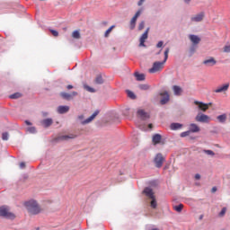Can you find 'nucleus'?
Wrapping results in <instances>:
<instances>
[{
    "mask_svg": "<svg viewBox=\"0 0 230 230\" xmlns=\"http://www.w3.org/2000/svg\"><path fill=\"white\" fill-rule=\"evenodd\" d=\"M226 211H227V208H223L222 210L219 213V217H224L226 215Z\"/></svg>",
    "mask_w": 230,
    "mask_h": 230,
    "instance_id": "4c0bfd02",
    "label": "nucleus"
},
{
    "mask_svg": "<svg viewBox=\"0 0 230 230\" xmlns=\"http://www.w3.org/2000/svg\"><path fill=\"white\" fill-rule=\"evenodd\" d=\"M194 105L198 106L199 111H202V112H206V111H208V109H209L211 102L204 103L202 102L194 101Z\"/></svg>",
    "mask_w": 230,
    "mask_h": 230,
    "instance_id": "423d86ee",
    "label": "nucleus"
},
{
    "mask_svg": "<svg viewBox=\"0 0 230 230\" xmlns=\"http://www.w3.org/2000/svg\"><path fill=\"white\" fill-rule=\"evenodd\" d=\"M99 114L100 111L96 110L88 119L82 121V125H87V123H91V121H93V119H94V118H96V116H98Z\"/></svg>",
    "mask_w": 230,
    "mask_h": 230,
    "instance_id": "4468645a",
    "label": "nucleus"
},
{
    "mask_svg": "<svg viewBox=\"0 0 230 230\" xmlns=\"http://www.w3.org/2000/svg\"><path fill=\"white\" fill-rule=\"evenodd\" d=\"M143 3H145V1H144V0H140V1L137 3L138 6H142V5H143Z\"/></svg>",
    "mask_w": 230,
    "mask_h": 230,
    "instance_id": "49530a36",
    "label": "nucleus"
},
{
    "mask_svg": "<svg viewBox=\"0 0 230 230\" xmlns=\"http://www.w3.org/2000/svg\"><path fill=\"white\" fill-rule=\"evenodd\" d=\"M189 131L192 134H197L199 132H200V127H199V125H197L196 123H191L189 125Z\"/></svg>",
    "mask_w": 230,
    "mask_h": 230,
    "instance_id": "ddd939ff",
    "label": "nucleus"
},
{
    "mask_svg": "<svg viewBox=\"0 0 230 230\" xmlns=\"http://www.w3.org/2000/svg\"><path fill=\"white\" fill-rule=\"evenodd\" d=\"M215 191H217V187L212 188V193H215Z\"/></svg>",
    "mask_w": 230,
    "mask_h": 230,
    "instance_id": "3c124183",
    "label": "nucleus"
},
{
    "mask_svg": "<svg viewBox=\"0 0 230 230\" xmlns=\"http://www.w3.org/2000/svg\"><path fill=\"white\" fill-rule=\"evenodd\" d=\"M204 13H200L199 14H196L195 16H192L190 18V21L192 22H201V21H204Z\"/></svg>",
    "mask_w": 230,
    "mask_h": 230,
    "instance_id": "2eb2a0df",
    "label": "nucleus"
},
{
    "mask_svg": "<svg viewBox=\"0 0 230 230\" xmlns=\"http://www.w3.org/2000/svg\"><path fill=\"white\" fill-rule=\"evenodd\" d=\"M191 134V132L190 130L185 131V132H181V137H188V136H190Z\"/></svg>",
    "mask_w": 230,
    "mask_h": 230,
    "instance_id": "f704fd0d",
    "label": "nucleus"
},
{
    "mask_svg": "<svg viewBox=\"0 0 230 230\" xmlns=\"http://www.w3.org/2000/svg\"><path fill=\"white\" fill-rule=\"evenodd\" d=\"M195 120L198 121V123H209L211 118L204 113H198L195 117Z\"/></svg>",
    "mask_w": 230,
    "mask_h": 230,
    "instance_id": "39448f33",
    "label": "nucleus"
},
{
    "mask_svg": "<svg viewBox=\"0 0 230 230\" xmlns=\"http://www.w3.org/2000/svg\"><path fill=\"white\" fill-rule=\"evenodd\" d=\"M2 139L4 141H8V133H3Z\"/></svg>",
    "mask_w": 230,
    "mask_h": 230,
    "instance_id": "58836bf2",
    "label": "nucleus"
},
{
    "mask_svg": "<svg viewBox=\"0 0 230 230\" xmlns=\"http://www.w3.org/2000/svg\"><path fill=\"white\" fill-rule=\"evenodd\" d=\"M151 230H159L158 228H153V229H151Z\"/></svg>",
    "mask_w": 230,
    "mask_h": 230,
    "instance_id": "4d7b16f0",
    "label": "nucleus"
},
{
    "mask_svg": "<svg viewBox=\"0 0 230 230\" xmlns=\"http://www.w3.org/2000/svg\"><path fill=\"white\" fill-rule=\"evenodd\" d=\"M41 125L45 128H48V127H51V125H53V119H45L41 120Z\"/></svg>",
    "mask_w": 230,
    "mask_h": 230,
    "instance_id": "f3484780",
    "label": "nucleus"
},
{
    "mask_svg": "<svg viewBox=\"0 0 230 230\" xmlns=\"http://www.w3.org/2000/svg\"><path fill=\"white\" fill-rule=\"evenodd\" d=\"M152 127H153L152 124H149V125H148V128H152Z\"/></svg>",
    "mask_w": 230,
    "mask_h": 230,
    "instance_id": "6e6d98bb",
    "label": "nucleus"
},
{
    "mask_svg": "<svg viewBox=\"0 0 230 230\" xmlns=\"http://www.w3.org/2000/svg\"><path fill=\"white\" fill-rule=\"evenodd\" d=\"M77 95H78V93H76V92H73V93H71L72 98H73L74 96H77Z\"/></svg>",
    "mask_w": 230,
    "mask_h": 230,
    "instance_id": "de8ad7c7",
    "label": "nucleus"
},
{
    "mask_svg": "<svg viewBox=\"0 0 230 230\" xmlns=\"http://www.w3.org/2000/svg\"><path fill=\"white\" fill-rule=\"evenodd\" d=\"M229 86H230V84L226 83L222 85L217 86V89L214 90V93H226V92L229 91Z\"/></svg>",
    "mask_w": 230,
    "mask_h": 230,
    "instance_id": "1a4fd4ad",
    "label": "nucleus"
},
{
    "mask_svg": "<svg viewBox=\"0 0 230 230\" xmlns=\"http://www.w3.org/2000/svg\"><path fill=\"white\" fill-rule=\"evenodd\" d=\"M72 37H73V39H80V31H75L72 33Z\"/></svg>",
    "mask_w": 230,
    "mask_h": 230,
    "instance_id": "72a5a7b5",
    "label": "nucleus"
},
{
    "mask_svg": "<svg viewBox=\"0 0 230 230\" xmlns=\"http://www.w3.org/2000/svg\"><path fill=\"white\" fill-rule=\"evenodd\" d=\"M76 137V135L75 134H70V135H64L59 137V139L61 141H68V139H75Z\"/></svg>",
    "mask_w": 230,
    "mask_h": 230,
    "instance_id": "6ab92c4d",
    "label": "nucleus"
},
{
    "mask_svg": "<svg viewBox=\"0 0 230 230\" xmlns=\"http://www.w3.org/2000/svg\"><path fill=\"white\" fill-rule=\"evenodd\" d=\"M95 84H103V77H102V75H98V76L95 78Z\"/></svg>",
    "mask_w": 230,
    "mask_h": 230,
    "instance_id": "7c9ffc66",
    "label": "nucleus"
},
{
    "mask_svg": "<svg viewBox=\"0 0 230 230\" xmlns=\"http://www.w3.org/2000/svg\"><path fill=\"white\" fill-rule=\"evenodd\" d=\"M190 40L192 42V44H199L200 42V38L197 35L190 34L189 36Z\"/></svg>",
    "mask_w": 230,
    "mask_h": 230,
    "instance_id": "aec40b11",
    "label": "nucleus"
},
{
    "mask_svg": "<svg viewBox=\"0 0 230 230\" xmlns=\"http://www.w3.org/2000/svg\"><path fill=\"white\" fill-rule=\"evenodd\" d=\"M127 94L131 100H136V94L132 91L127 90Z\"/></svg>",
    "mask_w": 230,
    "mask_h": 230,
    "instance_id": "c756f323",
    "label": "nucleus"
},
{
    "mask_svg": "<svg viewBox=\"0 0 230 230\" xmlns=\"http://www.w3.org/2000/svg\"><path fill=\"white\" fill-rule=\"evenodd\" d=\"M161 139H163V137H161L160 134H155L152 139L153 145H159V143H161Z\"/></svg>",
    "mask_w": 230,
    "mask_h": 230,
    "instance_id": "412c9836",
    "label": "nucleus"
},
{
    "mask_svg": "<svg viewBox=\"0 0 230 230\" xmlns=\"http://www.w3.org/2000/svg\"><path fill=\"white\" fill-rule=\"evenodd\" d=\"M148 31H150V28H147L146 30V31L140 37V40H139V41H140L139 46L140 47H145V42L146 41V39H148Z\"/></svg>",
    "mask_w": 230,
    "mask_h": 230,
    "instance_id": "9b49d317",
    "label": "nucleus"
},
{
    "mask_svg": "<svg viewBox=\"0 0 230 230\" xmlns=\"http://www.w3.org/2000/svg\"><path fill=\"white\" fill-rule=\"evenodd\" d=\"M84 89H85L86 91H88V93H94V92H95L94 89L92 88V87L89 86V85H84Z\"/></svg>",
    "mask_w": 230,
    "mask_h": 230,
    "instance_id": "c9c22d12",
    "label": "nucleus"
},
{
    "mask_svg": "<svg viewBox=\"0 0 230 230\" xmlns=\"http://www.w3.org/2000/svg\"><path fill=\"white\" fill-rule=\"evenodd\" d=\"M168 53H170V49H166L164 51V59L163 61H156L153 64V67L149 69V73H157L158 71H162L164 67V64H166V60H168Z\"/></svg>",
    "mask_w": 230,
    "mask_h": 230,
    "instance_id": "f03ea898",
    "label": "nucleus"
},
{
    "mask_svg": "<svg viewBox=\"0 0 230 230\" xmlns=\"http://www.w3.org/2000/svg\"><path fill=\"white\" fill-rule=\"evenodd\" d=\"M139 89H141V91H148V89H150V86L148 84H139Z\"/></svg>",
    "mask_w": 230,
    "mask_h": 230,
    "instance_id": "473e14b6",
    "label": "nucleus"
},
{
    "mask_svg": "<svg viewBox=\"0 0 230 230\" xmlns=\"http://www.w3.org/2000/svg\"><path fill=\"white\" fill-rule=\"evenodd\" d=\"M204 152L208 155H215V152H213L212 150H205Z\"/></svg>",
    "mask_w": 230,
    "mask_h": 230,
    "instance_id": "79ce46f5",
    "label": "nucleus"
},
{
    "mask_svg": "<svg viewBox=\"0 0 230 230\" xmlns=\"http://www.w3.org/2000/svg\"><path fill=\"white\" fill-rule=\"evenodd\" d=\"M78 119H84V115H79Z\"/></svg>",
    "mask_w": 230,
    "mask_h": 230,
    "instance_id": "603ef678",
    "label": "nucleus"
},
{
    "mask_svg": "<svg viewBox=\"0 0 230 230\" xmlns=\"http://www.w3.org/2000/svg\"><path fill=\"white\" fill-rule=\"evenodd\" d=\"M151 203H150V206L151 208H153V209H155V208H157V200L155 199V198H151Z\"/></svg>",
    "mask_w": 230,
    "mask_h": 230,
    "instance_id": "cd10ccee",
    "label": "nucleus"
},
{
    "mask_svg": "<svg viewBox=\"0 0 230 230\" xmlns=\"http://www.w3.org/2000/svg\"><path fill=\"white\" fill-rule=\"evenodd\" d=\"M195 179L199 181L200 179V174H195Z\"/></svg>",
    "mask_w": 230,
    "mask_h": 230,
    "instance_id": "09e8293b",
    "label": "nucleus"
},
{
    "mask_svg": "<svg viewBox=\"0 0 230 230\" xmlns=\"http://www.w3.org/2000/svg\"><path fill=\"white\" fill-rule=\"evenodd\" d=\"M141 13H143V9H139L132 17L130 21V25H129L130 30H134V28H136V22H137V17H139Z\"/></svg>",
    "mask_w": 230,
    "mask_h": 230,
    "instance_id": "0eeeda50",
    "label": "nucleus"
},
{
    "mask_svg": "<svg viewBox=\"0 0 230 230\" xmlns=\"http://www.w3.org/2000/svg\"><path fill=\"white\" fill-rule=\"evenodd\" d=\"M22 94L20 93H16L10 95L11 100H17V98H21Z\"/></svg>",
    "mask_w": 230,
    "mask_h": 230,
    "instance_id": "2f4dec72",
    "label": "nucleus"
},
{
    "mask_svg": "<svg viewBox=\"0 0 230 230\" xmlns=\"http://www.w3.org/2000/svg\"><path fill=\"white\" fill-rule=\"evenodd\" d=\"M184 208V205L180 204L173 207L174 211H177V213H181Z\"/></svg>",
    "mask_w": 230,
    "mask_h": 230,
    "instance_id": "bb28decb",
    "label": "nucleus"
},
{
    "mask_svg": "<svg viewBox=\"0 0 230 230\" xmlns=\"http://www.w3.org/2000/svg\"><path fill=\"white\" fill-rule=\"evenodd\" d=\"M172 91L175 96H181L182 94V88L179 85H173Z\"/></svg>",
    "mask_w": 230,
    "mask_h": 230,
    "instance_id": "dca6fc26",
    "label": "nucleus"
},
{
    "mask_svg": "<svg viewBox=\"0 0 230 230\" xmlns=\"http://www.w3.org/2000/svg\"><path fill=\"white\" fill-rule=\"evenodd\" d=\"M26 125H31V122L25 120Z\"/></svg>",
    "mask_w": 230,
    "mask_h": 230,
    "instance_id": "864d4df0",
    "label": "nucleus"
},
{
    "mask_svg": "<svg viewBox=\"0 0 230 230\" xmlns=\"http://www.w3.org/2000/svg\"><path fill=\"white\" fill-rule=\"evenodd\" d=\"M163 44L164 42L163 41H159L156 45V48H163Z\"/></svg>",
    "mask_w": 230,
    "mask_h": 230,
    "instance_id": "a18cd8bd",
    "label": "nucleus"
},
{
    "mask_svg": "<svg viewBox=\"0 0 230 230\" xmlns=\"http://www.w3.org/2000/svg\"><path fill=\"white\" fill-rule=\"evenodd\" d=\"M145 28V22H141L138 25V30L139 31H141V30H143Z\"/></svg>",
    "mask_w": 230,
    "mask_h": 230,
    "instance_id": "ea45409f",
    "label": "nucleus"
},
{
    "mask_svg": "<svg viewBox=\"0 0 230 230\" xmlns=\"http://www.w3.org/2000/svg\"><path fill=\"white\" fill-rule=\"evenodd\" d=\"M190 139H195V137H190Z\"/></svg>",
    "mask_w": 230,
    "mask_h": 230,
    "instance_id": "13d9d810",
    "label": "nucleus"
},
{
    "mask_svg": "<svg viewBox=\"0 0 230 230\" xmlns=\"http://www.w3.org/2000/svg\"><path fill=\"white\" fill-rule=\"evenodd\" d=\"M28 132H30L31 134H35V132H37V129L35 128V127H31L28 128Z\"/></svg>",
    "mask_w": 230,
    "mask_h": 230,
    "instance_id": "e433bc0d",
    "label": "nucleus"
},
{
    "mask_svg": "<svg viewBox=\"0 0 230 230\" xmlns=\"http://www.w3.org/2000/svg\"><path fill=\"white\" fill-rule=\"evenodd\" d=\"M135 77L137 80V82H143L145 80V74H139V73H135Z\"/></svg>",
    "mask_w": 230,
    "mask_h": 230,
    "instance_id": "b1692460",
    "label": "nucleus"
},
{
    "mask_svg": "<svg viewBox=\"0 0 230 230\" xmlns=\"http://www.w3.org/2000/svg\"><path fill=\"white\" fill-rule=\"evenodd\" d=\"M226 119H227V115L226 114L217 116V120L219 121V123H224Z\"/></svg>",
    "mask_w": 230,
    "mask_h": 230,
    "instance_id": "a878e982",
    "label": "nucleus"
},
{
    "mask_svg": "<svg viewBox=\"0 0 230 230\" xmlns=\"http://www.w3.org/2000/svg\"><path fill=\"white\" fill-rule=\"evenodd\" d=\"M58 114H66V112H69V106H59L58 108Z\"/></svg>",
    "mask_w": 230,
    "mask_h": 230,
    "instance_id": "4be33fe9",
    "label": "nucleus"
},
{
    "mask_svg": "<svg viewBox=\"0 0 230 230\" xmlns=\"http://www.w3.org/2000/svg\"><path fill=\"white\" fill-rule=\"evenodd\" d=\"M66 89H68V90L73 89V85L68 84V85L66 86Z\"/></svg>",
    "mask_w": 230,
    "mask_h": 230,
    "instance_id": "8fccbe9b",
    "label": "nucleus"
},
{
    "mask_svg": "<svg viewBox=\"0 0 230 230\" xmlns=\"http://www.w3.org/2000/svg\"><path fill=\"white\" fill-rule=\"evenodd\" d=\"M202 64L207 67H213V66H217V59H215V58L213 57H209L207 59L203 60Z\"/></svg>",
    "mask_w": 230,
    "mask_h": 230,
    "instance_id": "6e6552de",
    "label": "nucleus"
},
{
    "mask_svg": "<svg viewBox=\"0 0 230 230\" xmlns=\"http://www.w3.org/2000/svg\"><path fill=\"white\" fill-rule=\"evenodd\" d=\"M137 118H140V119H148L150 118V114H148L147 112H146L144 110H138L137 111Z\"/></svg>",
    "mask_w": 230,
    "mask_h": 230,
    "instance_id": "f8f14e48",
    "label": "nucleus"
},
{
    "mask_svg": "<svg viewBox=\"0 0 230 230\" xmlns=\"http://www.w3.org/2000/svg\"><path fill=\"white\" fill-rule=\"evenodd\" d=\"M20 168H26V164L24 162L20 163Z\"/></svg>",
    "mask_w": 230,
    "mask_h": 230,
    "instance_id": "c03bdc74",
    "label": "nucleus"
},
{
    "mask_svg": "<svg viewBox=\"0 0 230 230\" xmlns=\"http://www.w3.org/2000/svg\"><path fill=\"white\" fill-rule=\"evenodd\" d=\"M185 3H190L191 0H183Z\"/></svg>",
    "mask_w": 230,
    "mask_h": 230,
    "instance_id": "5fc2aeb1",
    "label": "nucleus"
},
{
    "mask_svg": "<svg viewBox=\"0 0 230 230\" xmlns=\"http://www.w3.org/2000/svg\"><path fill=\"white\" fill-rule=\"evenodd\" d=\"M0 217L2 218H7L8 220H13L15 218V214L10 211V208L6 206L0 207Z\"/></svg>",
    "mask_w": 230,
    "mask_h": 230,
    "instance_id": "7ed1b4c3",
    "label": "nucleus"
},
{
    "mask_svg": "<svg viewBox=\"0 0 230 230\" xmlns=\"http://www.w3.org/2000/svg\"><path fill=\"white\" fill-rule=\"evenodd\" d=\"M170 128H171V130H180V128H182V124H181V123H172Z\"/></svg>",
    "mask_w": 230,
    "mask_h": 230,
    "instance_id": "5701e85b",
    "label": "nucleus"
},
{
    "mask_svg": "<svg viewBox=\"0 0 230 230\" xmlns=\"http://www.w3.org/2000/svg\"><path fill=\"white\" fill-rule=\"evenodd\" d=\"M60 96L63 97L64 100H71V98H73V95L64 92L60 93Z\"/></svg>",
    "mask_w": 230,
    "mask_h": 230,
    "instance_id": "393cba45",
    "label": "nucleus"
},
{
    "mask_svg": "<svg viewBox=\"0 0 230 230\" xmlns=\"http://www.w3.org/2000/svg\"><path fill=\"white\" fill-rule=\"evenodd\" d=\"M160 96H162V99L160 101L161 105H166V103L170 102V94L168 93V92L160 93Z\"/></svg>",
    "mask_w": 230,
    "mask_h": 230,
    "instance_id": "9d476101",
    "label": "nucleus"
},
{
    "mask_svg": "<svg viewBox=\"0 0 230 230\" xmlns=\"http://www.w3.org/2000/svg\"><path fill=\"white\" fill-rule=\"evenodd\" d=\"M24 206L28 213H30V215H39V213L42 211V209L40 208V206H39V203H37V201L33 199H31L25 202Z\"/></svg>",
    "mask_w": 230,
    "mask_h": 230,
    "instance_id": "f257e3e1",
    "label": "nucleus"
},
{
    "mask_svg": "<svg viewBox=\"0 0 230 230\" xmlns=\"http://www.w3.org/2000/svg\"><path fill=\"white\" fill-rule=\"evenodd\" d=\"M144 193L145 195H146V197H148L149 199H154L155 198V196L154 195V190L151 188H146L144 190Z\"/></svg>",
    "mask_w": 230,
    "mask_h": 230,
    "instance_id": "a211bd4d",
    "label": "nucleus"
},
{
    "mask_svg": "<svg viewBox=\"0 0 230 230\" xmlns=\"http://www.w3.org/2000/svg\"><path fill=\"white\" fill-rule=\"evenodd\" d=\"M224 53H230V45L224 47Z\"/></svg>",
    "mask_w": 230,
    "mask_h": 230,
    "instance_id": "a19ab883",
    "label": "nucleus"
},
{
    "mask_svg": "<svg viewBox=\"0 0 230 230\" xmlns=\"http://www.w3.org/2000/svg\"><path fill=\"white\" fill-rule=\"evenodd\" d=\"M165 161L166 159L164 158V156H163V154L161 153H158L154 159V163L156 168H162Z\"/></svg>",
    "mask_w": 230,
    "mask_h": 230,
    "instance_id": "20e7f679",
    "label": "nucleus"
},
{
    "mask_svg": "<svg viewBox=\"0 0 230 230\" xmlns=\"http://www.w3.org/2000/svg\"><path fill=\"white\" fill-rule=\"evenodd\" d=\"M50 32L52 33V35L54 37H58V31H55V30H50Z\"/></svg>",
    "mask_w": 230,
    "mask_h": 230,
    "instance_id": "37998d69",
    "label": "nucleus"
},
{
    "mask_svg": "<svg viewBox=\"0 0 230 230\" xmlns=\"http://www.w3.org/2000/svg\"><path fill=\"white\" fill-rule=\"evenodd\" d=\"M114 28H116V26L112 25L104 33V37H109V35H111V32L112 31V30H114Z\"/></svg>",
    "mask_w": 230,
    "mask_h": 230,
    "instance_id": "c85d7f7f",
    "label": "nucleus"
}]
</instances>
